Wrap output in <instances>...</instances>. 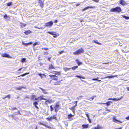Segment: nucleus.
Returning <instances> with one entry per match:
<instances>
[{
    "mask_svg": "<svg viewBox=\"0 0 129 129\" xmlns=\"http://www.w3.org/2000/svg\"><path fill=\"white\" fill-rule=\"evenodd\" d=\"M94 8V7L93 6H88L87 7L85 8H84V9H83L82 10V11H85L86 10H87L89 8Z\"/></svg>",
    "mask_w": 129,
    "mask_h": 129,
    "instance_id": "obj_7",
    "label": "nucleus"
},
{
    "mask_svg": "<svg viewBox=\"0 0 129 129\" xmlns=\"http://www.w3.org/2000/svg\"><path fill=\"white\" fill-rule=\"evenodd\" d=\"M47 119L50 121L53 119V117H50L47 118Z\"/></svg>",
    "mask_w": 129,
    "mask_h": 129,
    "instance_id": "obj_32",
    "label": "nucleus"
},
{
    "mask_svg": "<svg viewBox=\"0 0 129 129\" xmlns=\"http://www.w3.org/2000/svg\"><path fill=\"white\" fill-rule=\"evenodd\" d=\"M93 42L95 43H96L99 45H101V44L97 40H94Z\"/></svg>",
    "mask_w": 129,
    "mask_h": 129,
    "instance_id": "obj_26",
    "label": "nucleus"
},
{
    "mask_svg": "<svg viewBox=\"0 0 129 129\" xmlns=\"http://www.w3.org/2000/svg\"><path fill=\"white\" fill-rule=\"evenodd\" d=\"M35 96V95H33L31 98V100H33V99L34 98Z\"/></svg>",
    "mask_w": 129,
    "mask_h": 129,
    "instance_id": "obj_46",
    "label": "nucleus"
},
{
    "mask_svg": "<svg viewBox=\"0 0 129 129\" xmlns=\"http://www.w3.org/2000/svg\"><path fill=\"white\" fill-rule=\"evenodd\" d=\"M16 115V113H13V114L11 115V116L13 118H14L15 115Z\"/></svg>",
    "mask_w": 129,
    "mask_h": 129,
    "instance_id": "obj_37",
    "label": "nucleus"
},
{
    "mask_svg": "<svg viewBox=\"0 0 129 129\" xmlns=\"http://www.w3.org/2000/svg\"><path fill=\"white\" fill-rule=\"evenodd\" d=\"M39 99V97L37 98H36L35 99V100H37Z\"/></svg>",
    "mask_w": 129,
    "mask_h": 129,
    "instance_id": "obj_56",
    "label": "nucleus"
},
{
    "mask_svg": "<svg viewBox=\"0 0 129 129\" xmlns=\"http://www.w3.org/2000/svg\"><path fill=\"white\" fill-rule=\"evenodd\" d=\"M25 87H24L23 86H21L19 87H17V89L18 90H21V89L22 88H24Z\"/></svg>",
    "mask_w": 129,
    "mask_h": 129,
    "instance_id": "obj_28",
    "label": "nucleus"
},
{
    "mask_svg": "<svg viewBox=\"0 0 129 129\" xmlns=\"http://www.w3.org/2000/svg\"><path fill=\"white\" fill-rule=\"evenodd\" d=\"M22 44L23 45H25V46H27V43H25L24 42H22Z\"/></svg>",
    "mask_w": 129,
    "mask_h": 129,
    "instance_id": "obj_47",
    "label": "nucleus"
},
{
    "mask_svg": "<svg viewBox=\"0 0 129 129\" xmlns=\"http://www.w3.org/2000/svg\"><path fill=\"white\" fill-rule=\"evenodd\" d=\"M43 96H40V97H39V99H40V100H47V99L44 98H43Z\"/></svg>",
    "mask_w": 129,
    "mask_h": 129,
    "instance_id": "obj_23",
    "label": "nucleus"
},
{
    "mask_svg": "<svg viewBox=\"0 0 129 129\" xmlns=\"http://www.w3.org/2000/svg\"><path fill=\"white\" fill-rule=\"evenodd\" d=\"M125 119L127 120H128L129 119V116L126 117Z\"/></svg>",
    "mask_w": 129,
    "mask_h": 129,
    "instance_id": "obj_59",
    "label": "nucleus"
},
{
    "mask_svg": "<svg viewBox=\"0 0 129 129\" xmlns=\"http://www.w3.org/2000/svg\"><path fill=\"white\" fill-rule=\"evenodd\" d=\"M74 115H72L71 114H70L68 115V118L69 119H71L72 117L74 116Z\"/></svg>",
    "mask_w": 129,
    "mask_h": 129,
    "instance_id": "obj_18",
    "label": "nucleus"
},
{
    "mask_svg": "<svg viewBox=\"0 0 129 129\" xmlns=\"http://www.w3.org/2000/svg\"><path fill=\"white\" fill-rule=\"evenodd\" d=\"M55 33L53 35L54 37L56 38L57 37V36Z\"/></svg>",
    "mask_w": 129,
    "mask_h": 129,
    "instance_id": "obj_45",
    "label": "nucleus"
},
{
    "mask_svg": "<svg viewBox=\"0 0 129 129\" xmlns=\"http://www.w3.org/2000/svg\"><path fill=\"white\" fill-rule=\"evenodd\" d=\"M40 88L42 91L43 93L45 94H47L48 92H47V90L46 89H43L41 88Z\"/></svg>",
    "mask_w": 129,
    "mask_h": 129,
    "instance_id": "obj_10",
    "label": "nucleus"
},
{
    "mask_svg": "<svg viewBox=\"0 0 129 129\" xmlns=\"http://www.w3.org/2000/svg\"><path fill=\"white\" fill-rule=\"evenodd\" d=\"M46 100V102H47L49 104L51 103H52V101L51 100H49V99L47 100Z\"/></svg>",
    "mask_w": 129,
    "mask_h": 129,
    "instance_id": "obj_21",
    "label": "nucleus"
},
{
    "mask_svg": "<svg viewBox=\"0 0 129 129\" xmlns=\"http://www.w3.org/2000/svg\"><path fill=\"white\" fill-rule=\"evenodd\" d=\"M17 113L19 115H21V114L20 113V111H18V112H17Z\"/></svg>",
    "mask_w": 129,
    "mask_h": 129,
    "instance_id": "obj_60",
    "label": "nucleus"
},
{
    "mask_svg": "<svg viewBox=\"0 0 129 129\" xmlns=\"http://www.w3.org/2000/svg\"><path fill=\"white\" fill-rule=\"evenodd\" d=\"M58 22V20H55L54 22L55 23H57Z\"/></svg>",
    "mask_w": 129,
    "mask_h": 129,
    "instance_id": "obj_61",
    "label": "nucleus"
},
{
    "mask_svg": "<svg viewBox=\"0 0 129 129\" xmlns=\"http://www.w3.org/2000/svg\"><path fill=\"white\" fill-rule=\"evenodd\" d=\"M99 77H97V78H93L92 79L93 80H98V79Z\"/></svg>",
    "mask_w": 129,
    "mask_h": 129,
    "instance_id": "obj_42",
    "label": "nucleus"
},
{
    "mask_svg": "<svg viewBox=\"0 0 129 129\" xmlns=\"http://www.w3.org/2000/svg\"><path fill=\"white\" fill-rule=\"evenodd\" d=\"M49 68L50 69H54V67H53L52 64H51L49 67Z\"/></svg>",
    "mask_w": 129,
    "mask_h": 129,
    "instance_id": "obj_36",
    "label": "nucleus"
},
{
    "mask_svg": "<svg viewBox=\"0 0 129 129\" xmlns=\"http://www.w3.org/2000/svg\"><path fill=\"white\" fill-rule=\"evenodd\" d=\"M122 16L123 18H125L126 19H129V17L126 16L124 15H123Z\"/></svg>",
    "mask_w": 129,
    "mask_h": 129,
    "instance_id": "obj_30",
    "label": "nucleus"
},
{
    "mask_svg": "<svg viewBox=\"0 0 129 129\" xmlns=\"http://www.w3.org/2000/svg\"><path fill=\"white\" fill-rule=\"evenodd\" d=\"M12 5V2H9L7 4V5L8 6H10Z\"/></svg>",
    "mask_w": 129,
    "mask_h": 129,
    "instance_id": "obj_24",
    "label": "nucleus"
},
{
    "mask_svg": "<svg viewBox=\"0 0 129 129\" xmlns=\"http://www.w3.org/2000/svg\"><path fill=\"white\" fill-rule=\"evenodd\" d=\"M76 61L77 63L78 64V66H79L80 65L82 64V63L79 61L78 59H76Z\"/></svg>",
    "mask_w": 129,
    "mask_h": 129,
    "instance_id": "obj_16",
    "label": "nucleus"
},
{
    "mask_svg": "<svg viewBox=\"0 0 129 129\" xmlns=\"http://www.w3.org/2000/svg\"><path fill=\"white\" fill-rule=\"evenodd\" d=\"M39 3L40 4V6L42 8L44 7V3L42 1H39Z\"/></svg>",
    "mask_w": 129,
    "mask_h": 129,
    "instance_id": "obj_8",
    "label": "nucleus"
},
{
    "mask_svg": "<svg viewBox=\"0 0 129 129\" xmlns=\"http://www.w3.org/2000/svg\"><path fill=\"white\" fill-rule=\"evenodd\" d=\"M84 50L82 48L78 49L76 51L73 52V54L74 55H78L81 53H82L84 52Z\"/></svg>",
    "mask_w": 129,
    "mask_h": 129,
    "instance_id": "obj_1",
    "label": "nucleus"
},
{
    "mask_svg": "<svg viewBox=\"0 0 129 129\" xmlns=\"http://www.w3.org/2000/svg\"><path fill=\"white\" fill-rule=\"evenodd\" d=\"M42 49H44L45 50H48L49 49L48 48H42Z\"/></svg>",
    "mask_w": 129,
    "mask_h": 129,
    "instance_id": "obj_53",
    "label": "nucleus"
},
{
    "mask_svg": "<svg viewBox=\"0 0 129 129\" xmlns=\"http://www.w3.org/2000/svg\"><path fill=\"white\" fill-rule=\"evenodd\" d=\"M113 121L114 122L117 123V122H118L120 123H122V122L116 119L115 118H114L113 119Z\"/></svg>",
    "mask_w": 129,
    "mask_h": 129,
    "instance_id": "obj_11",
    "label": "nucleus"
},
{
    "mask_svg": "<svg viewBox=\"0 0 129 129\" xmlns=\"http://www.w3.org/2000/svg\"><path fill=\"white\" fill-rule=\"evenodd\" d=\"M96 97V96L93 95L92 97H91L90 98V99H92V100H93L94 99V98Z\"/></svg>",
    "mask_w": 129,
    "mask_h": 129,
    "instance_id": "obj_44",
    "label": "nucleus"
},
{
    "mask_svg": "<svg viewBox=\"0 0 129 129\" xmlns=\"http://www.w3.org/2000/svg\"><path fill=\"white\" fill-rule=\"evenodd\" d=\"M44 55H47L48 54V53L47 52H44Z\"/></svg>",
    "mask_w": 129,
    "mask_h": 129,
    "instance_id": "obj_55",
    "label": "nucleus"
},
{
    "mask_svg": "<svg viewBox=\"0 0 129 129\" xmlns=\"http://www.w3.org/2000/svg\"><path fill=\"white\" fill-rule=\"evenodd\" d=\"M12 109L13 110H14L17 109V108H16L14 107V108H12Z\"/></svg>",
    "mask_w": 129,
    "mask_h": 129,
    "instance_id": "obj_58",
    "label": "nucleus"
},
{
    "mask_svg": "<svg viewBox=\"0 0 129 129\" xmlns=\"http://www.w3.org/2000/svg\"><path fill=\"white\" fill-rule=\"evenodd\" d=\"M111 12H119L121 11V9L120 7H117L115 8H112L110 10Z\"/></svg>",
    "mask_w": 129,
    "mask_h": 129,
    "instance_id": "obj_2",
    "label": "nucleus"
},
{
    "mask_svg": "<svg viewBox=\"0 0 129 129\" xmlns=\"http://www.w3.org/2000/svg\"><path fill=\"white\" fill-rule=\"evenodd\" d=\"M59 102H58L56 103L54 107V109H59L60 108V105L59 104Z\"/></svg>",
    "mask_w": 129,
    "mask_h": 129,
    "instance_id": "obj_4",
    "label": "nucleus"
},
{
    "mask_svg": "<svg viewBox=\"0 0 129 129\" xmlns=\"http://www.w3.org/2000/svg\"><path fill=\"white\" fill-rule=\"evenodd\" d=\"M77 101H76L74 102V103H76V105H75L74 106H73V107H71V108H70V109L71 110H75V108L77 105Z\"/></svg>",
    "mask_w": 129,
    "mask_h": 129,
    "instance_id": "obj_9",
    "label": "nucleus"
},
{
    "mask_svg": "<svg viewBox=\"0 0 129 129\" xmlns=\"http://www.w3.org/2000/svg\"><path fill=\"white\" fill-rule=\"evenodd\" d=\"M33 104L34 106H35L38 105V103L37 102L35 101L33 103Z\"/></svg>",
    "mask_w": 129,
    "mask_h": 129,
    "instance_id": "obj_35",
    "label": "nucleus"
},
{
    "mask_svg": "<svg viewBox=\"0 0 129 129\" xmlns=\"http://www.w3.org/2000/svg\"><path fill=\"white\" fill-rule=\"evenodd\" d=\"M54 109L55 110V112L56 113H57V112L58 110L59 109Z\"/></svg>",
    "mask_w": 129,
    "mask_h": 129,
    "instance_id": "obj_50",
    "label": "nucleus"
},
{
    "mask_svg": "<svg viewBox=\"0 0 129 129\" xmlns=\"http://www.w3.org/2000/svg\"><path fill=\"white\" fill-rule=\"evenodd\" d=\"M78 67L77 66L73 67L72 68V69L73 70H74L75 69L78 68Z\"/></svg>",
    "mask_w": 129,
    "mask_h": 129,
    "instance_id": "obj_33",
    "label": "nucleus"
},
{
    "mask_svg": "<svg viewBox=\"0 0 129 129\" xmlns=\"http://www.w3.org/2000/svg\"><path fill=\"white\" fill-rule=\"evenodd\" d=\"M89 125L88 124H83L82 126L84 128H87L88 127Z\"/></svg>",
    "mask_w": 129,
    "mask_h": 129,
    "instance_id": "obj_20",
    "label": "nucleus"
},
{
    "mask_svg": "<svg viewBox=\"0 0 129 129\" xmlns=\"http://www.w3.org/2000/svg\"><path fill=\"white\" fill-rule=\"evenodd\" d=\"M126 89H127V90L129 91V87H127Z\"/></svg>",
    "mask_w": 129,
    "mask_h": 129,
    "instance_id": "obj_64",
    "label": "nucleus"
},
{
    "mask_svg": "<svg viewBox=\"0 0 129 129\" xmlns=\"http://www.w3.org/2000/svg\"><path fill=\"white\" fill-rule=\"evenodd\" d=\"M25 74H23L22 75H21V76H18V77H17L16 78H17V77H19L20 76H25Z\"/></svg>",
    "mask_w": 129,
    "mask_h": 129,
    "instance_id": "obj_43",
    "label": "nucleus"
},
{
    "mask_svg": "<svg viewBox=\"0 0 129 129\" xmlns=\"http://www.w3.org/2000/svg\"><path fill=\"white\" fill-rule=\"evenodd\" d=\"M26 58H23L21 60V62H24L26 61Z\"/></svg>",
    "mask_w": 129,
    "mask_h": 129,
    "instance_id": "obj_31",
    "label": "nucleus"
},
{
    "mask_svg": "<svg viewBox=\"0 0 129 129\" xmlns=\"http://www.w3.org/2000/svg\"><path fill=\"white\" fill-rule=\"evenodd\" d=\"M53 24V22L51 21L45 23L44 26L45 27H50Z\"/></svg>",
    "mask_w": 129,
    "mask_h": 129,
    "instance_id": "obj_3",
    "label": "nucleus"
},
{
    "mask_svg": "<svg viewBox=\"0 0 129 129\" xmlns=\"http://www.w3.org/2000/svg\"><path fill=\"white\" fill-rule=\"evenodd\" d=\"M119 3L122 5H124L125 4V2L124 1H120Z\"/></svg>",
    "mask_w": 129,
    "mask_h": 129,
    "instance_id": "obj_17",
    "label": "nucleus"
},
{
    "mask_svg": "<svg viewBox=\"0 0 129 129\" xmlns=\"http://www.w3.org/2000/svg\"><path fill=\"white\" fill-rule=\"evenodd\" d=\"M71 69V68H64V71L66 72L67 71L69 70L70 69Z\"/></svg>",
    "mask_w": 129,
    "mask_h": 129,
    "instance_id": "obj_25",
    "label": "nucleus"
},
{
    "mask_svg": "<svg viewBox=\"0 0 129 129\" xmlns=\"http://www.w3.org/2000/svg\"><path fill=\"white\" fill-rule=\"evenodd\" d=\"M64 52V51H61L60 52H59V53L60 54H61L62 53Z\"/></svg>",
    "mask_w": 129,
    "mask_h": 129,
    "instance_id": "obj_49",
    "label": "nucleus"
},
{
    "mask_svg": "<svg viewBox=\"0 0 129 129\" xmlns=\"http://www.w3.org/2000/svg\"><path fill=\"white\" fill-rule=\"evenodd\" d=\"M31 33V31L29 30H28L24 32V33L26 35H28Z\"/></svg>",
    "mask_w": 129,
    "mask_h": 129,
    "instance_id": "obj_15",
    "label": "nucleus"
},
{
    "mask_svg": "<svg viewBox=\"0 0 129 129\" xmlns=\"http://www.w3.org/2000/svg\"><path fill=\"white\" fill-rule=\"evenodd\" d=\"M88 120L89 123H91V120L90 119H89V118H88Z\"/></svg>",
    "mask_w": 129,
    "mask_h": 129,
    "instance_id": "obj_48",
    "label": "nucleus"
},
{
    "mask_svg": "<svg viewBox=\"0 0 129 129\" xmlns=\"http://www.w3.org/2000/svg\"><path fill=\"white\" fill-rule=\"evenodd\" d=\"M40 43L39 42H35L33 44V45L34 46H35L37 45H39L40 44Z\"/></svg>",
    "mask_w": 129,
    "mask_h": 129,
    "instance_id": "obj_22",
    "label": "nucleus"
},
{
    "mask_svg": "<svg viewBox=\"0 0 129 129\" xmlns=\"http://www.w3.org/2000/svg\"><path fill=\"white\" fill-rule=\"evenodd\" d=\"M51 57H48V60H49V61H50V59H51Z\"/></svg>",
    "mask_w": 129,
    "mask_h": 129,
    "instance_id": "obj_62",
    "label": "nucleus"
},
{
    "mask_svg": "<svg viewBox=\"0 0 129 129\" xmlns=\"http://www.w3.org/2000/svg\"><path fill=\"white\" fill-rule=\"evenodd\" d=\"M80 4V3L77 4H76V6H79Z\"/></svg>",
    "mask_w": 129,
    "mask_h": 129,
    "instance_id": "obj_63",
    "label": "nucleus"
},
{
    "mask_svg": "<svg viewBox=\"0 0 129 129\" xmlns=\"http://www.w3.org/2000/svg\"><path fill=\"white\" fill-rule=\"evenodd\" d=\"M21 26L22 27H25L26 25V24L23 23H21Z\"/></svg>",
    "mask_w": 129,
    "mask_h": 129,
    "instance_id": "obj_34",
    "label": "nucleus"
},
{
    "mask_svg": "<svg viewBox=\"0 0 129 129\" xmlns=\"http://www.w3.org/2000/svg\"><path fill=\"white\" fill-rule=\"evenodd\" d=\"M50 110L51 111H52L53 110V108L52 105L50 106Z\"/></svg>",
    "mask_w": 129,
    "mask_h": 129,
    "instance_id": "obj_39",
    "label": "nucleus"
},
{
    "mask_svg": "<svg viewBox=\"0 0 129 129\" xmlns=\"http://www.w3.org/2000/svg\"><path fill=\"white\" fill-rule=\"evenodd\" d=\"M47 33L49 34L52 35H53L55 33V32H54L53 31H48Z\"/></svg>",
    "mask_w": 129,
    "mask_h": 129,
    "instance_id": "obj_27",
    "label": "nucleus"
},
{
    "mask_svg": "<svg viewBox=\"0 0 129 129\" xmlns=\"http://www.w3.org/2000/svg\"><path fill=\"white\" fill-rule=\"evenodd\" d=\"M37 109H39V108L37 106V105L34 106Z\"/></svg>",
    "mask_w": 129,
    "mask_h": 129,
    "instance_id": "obj_54",
    "label": "nucleus"
},
{
    "mask_svg": "<svg viewBox=\"0 0 129 129\" xmlns=\"http://www.w3.org/2000/svg\"><path fill=\"white\" fill-rule=\"evenodd\" d=\"M123 98V96H121L120 98L116 99V98H113V99L112 100L114 101H118L121 100Z\"/></svg>",
    "mask_w": 129,
    "mask_h": 129,
    "instance_id": "obj_14",
    "label": "nucleus"
},
{
    "mask_svg": "<svg viewBox=\"0 0 129 129\" xmlns=\"http://www.w3.org/2000/svg\"><path fill=\"white\" fill-rule=\"evenodd\" d=\"M8 16L7 14H5L4 16V18L6 19H7Z\"/></svg>",
    "mask_w": 129,
    "mask_h": 129,
    "instance_id": "obj_41",
    "label": "nucleus"
},
{
    "mask_svg": "<svg viewBox=\"0 0 129 129\" xmlns=\"http://www.w3.org/2000/svg\"><path fill=\"white\" fill-rule=\"evenodd\" d=\"M110 103H112V102L111 101H109L107 102V103H102V104L104 105L106 104L107 106H108L110 105Z\"/></svg>",
    "mask_w": 129,
    "mask_h": 129,
    "instance_id": "obj_13",
    "label": "nucleus"
},
{
    "mask_svg": "<svg viewBox=\"0 0 129 129\" xmlns=\"http://www.w3.org/2000/svg\"><path fill=\"white\" fill-rule=\"evenodd\" d=\"M52 117H53V119H55V120H56L57 119V118H56V115H53V116Z\"/></svg>",
    "mask_w": 129,
    "mask_h": 129,
    "instance_id": "obj_40",
    "label": "nucleus"
},
{
    "mask_svg": "<svg viewBox=\"0 0 129 129\" xmlns=\"http://www.w3.org/2000/svg\"><path fill=\"white\" fill-rule=\"evenodd\" d=\"M76 77H77V78H80V79H81V78H83V79H85V78L84 77H82V76H79V75H77L76 76Z\"/></svg>",
    "mask_w": 129,
    "mask_h": 129,
    "instance_id": "obj_29",
    "label": "nucleus"
},
{
    "mask_svg": "<svg viewBox=\"0 0 129 129\" xmlns=\"http://www.w3.org/2000/svg\"><path fill=\"white\" fill-rule=\"evenodd\" d=\"M50 77H51L52 79L54 80H56L58 79V77L55 75H49Z\"/></svg>",
    "mask_w": 129,
    "mask_h": 129,
    "instance_id": "obj_5",
    "label": "nucleus"
},
{
    "mask_svg": "<svg viewBox=\"0 0 129 129\" xmlns=\"http://www.w3.org/2000/svg\"><path fill=\"white\" fill-rule=\"evenodd\" d=\"M10 98V95H7L6 97L4 98H3V99H5V98Z\"/></svg>",
    "mask_w": 129,
    "mask_h": 129,
    "instance_id": "obj_38",
    "label": "nucleus"
},
{
    "mask_svg": "<svg viewBox=\"0 0 129 129\" xmlns=\"http://www.w3.org/2000/svg\"><path fill=\"white\" fill-rule=\"evenodd\" d=\"M86 116L88 118H89V116L88 114H86Z\"/></svg>",
    "mask_w": 129,
    "mask_h": 129,
    "instance_id": "obj_57",
    "label": "nucleus"
},
{
    "mask_svg": "<svg viewBox=\"0 0 129 129\" xmlns=\"http://www.w3.org/2000/svg\"><path fill=\"white\" fill-rule=\"evenodd\" d=\"M62 80H61L60 81H57V82H55L54 83V85H59V83Z\"/></svg>",
    "mask_w": 129,
    "mask_h": 129,
    "instance_id": "obj_19",
    "label": "nucleus"
},
{
    "mask_svg": "<svg viewBox=\"0 0 129 129\" xmlns=\"http://www.w3.org/2000/svg\"><path fill=\"white\" fill-rule=\"evenodd\" d=\"M32 42H30L28 43H27V45H31V44H32Z\"/></svg>",
    "mask_w": 129,
    "mask_h": 129,
    "instance_id": "obj_51",
    "label": "nucleus"
},
{
    "mask_svg": "<svg viewBox=\"0 0 129 129\" xmlns=\"http://www.w3.org/2000/svg\"><path fill=\"white\" fill-rule=\"evenodd\" d=\"M2 56L4 57H8L9 58H10L11 57L7 53L2 54Z\"/></svg>",
    "mask_w": 129,
    "mask_h": 129,
    "instance_id": "obj_6",
    "label": "nucleus"
},
{
    "mask_svg": "<svg viewBox=\"0 0 129 129\" xmlns=\"http://www.w3.org/2000/svg\"><path fill=\"white\" fill-rule=\"evenodd\" d=\"M117 75H115L114 76L113 75H111L110 76H108L107 77H105V78H114L115 77H117Z\"/></svg>",
    "mask_w": 129,
    "mask_h": 129,
    "instance_id": "obj_12",
    "label": "nucleus"
},
{
    "mask_svg": "<svg viewBox=\"0 0 129 129\" xmlns=\"http://www.w3.org/2000/svg\"><path fill=\"white\" fill-rule=\"evenodd\" d=\"M97 127L98 129H100L101 127L99 125H97Z\"/></svg>",
    "mask_w": 129,
    "mask_h": 129,
    "instance_id": "obj_52",
    "label": "nucleus"
}]
</instances>
